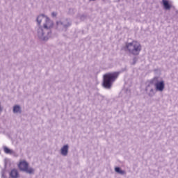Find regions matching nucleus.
<instances>
[{"mask_svg":"<svg viewBox=\"0 0 178 178\" xmlns=\"http://www.w3.org/2000/svg\"><path fill=\"white\" fill-rule=\"evenodd\" d=\"M141 49H143L141 44L136 40L126 43L124 47V51H126V52H129L130 55H134L135 56L140 55Z\"/></svg>","mask_w":178,"mask_h":178,"instance_id":"1","label":"nucleus"},{"mask_svg":"<svg viewBox=\"0 0 178 178\" xmlns=\"http://www.w3.org/2000/svg\"><path fill=\"white\" fill-rule=\"evenodd\" d=\"M118 77H119V72L106 74L104 76L103 82V86L104 88H111V87H112V84H113V82L116 80V79H118Z\"/></svg>","mask_w":178,"mask_h":178,"instance_id":"2","label":"nucleus"},{"mask_svg":"<svg viewBox=\"0 0 178 178\" xmlns=\"http://www.w3.org/2000/svg\"><path fill=\"white\" fill-rule=\"evenodd\" d=\"M35 35L41 40V41H47L49 38H51V33L49 34L47 30L44 29L42 26H38L35 28Z\"/></svg>","mask_w":178,"mask_h":178,"instance_id":"3","label":"nucleus"},{"mask_svg":"<svg viewBox=\"0 0 178 178\" xmlns=\"http://www.w3.org/2000/svg\"><path fill=\"white\" fill-rule=\"evenodd\" d=\"M18 166L22 172H26V173H29V175L34 173V169H33V168H29V163L26 161H21Z\"/></svg>","mask_w":178,"mask_h":178,"instance_id":"4","label":"nucleus"},{"mask_svg":"<svg viewBox=\"0 0 178 178\" xmlns=\"http://www.w3.org/2000/svg\"><path fill=\"white\" fill-rule=\"evenodd\" d=\"M47 31L48 34H52V29L54 27V22L49 19V17H46V20L43 23V26Z\"/></svg>","mask_w":178,"mask_h":178,"instance_id":"5","label":"nucleus"},{"mask_svg":"<svg viewBox=\"0 0 178 178\" xmlns=\"http://www.w3.org/2000/svg\"><path fill=\"white\" fill-rule=\"evenodd\" d=\"M71 23L69 22V19H65L64 21H57L56 26L58 30L60 31H66L67 27L70 26Z\"/></svg>","mask_w":178,"mask_h":178,"instance_id":"6","label":"nucleus"},{"mask_svg":"<svg viewBox=\"0 0 178 178\" xmlns=\"http://www.w3.org/2000/svg\"><path fill=\"white\" fill-rule=\"evenodd\" d=\"M145 91L147 94V95L150 97H152L156 94V89L154 88V85L152 83H149L146 86Z\"/></svg>","mask_w":178,"mask_h":178,"instance_id":"7","label":"nucleus"},{"mask_svg":"<svg viewBox=\"0 0 178 178\" xmlns=\"http://www.w3.org/2000/svg\"><path fill=\"white\" fill-rule=\"evenodd\" d=\"M154 88H156V90L159 92H163V90H165V81H157L156 83H154Z\"/></svg>","mask_w":178,"mask_h":178,"instance_id":"8","label":"nucleus"},{"mask_svg":"<svg viewBox=\"0 0 178 178\" xmlns=\"http://www.w3.org/2000/svg\"><path fill=\"white\" fill-rule=\"evenodd\" d=\"M47 17H48V16L44 15V14H41L39 15L37 17H36V23L38 26H41V23H42V20L44 21L47 19Z\"/></svg>","mask_w":178,"mask_h":178,"instance_id":"9","label":"nucleus"},{"mask_svg":"<svg viewBox=\"0 0 178 178\" xmlns=\"http://www.w3.org/2000/svg\"><path fill=\"white\" fill-rule=\"evenodd\" d=\"M67 154H69V145H65L60 149V154L63 156H67Z\"/></svg>","mask_w":178,"mask_h":178,"instance_id":"10","label":"nucleus"},{"mask_svg":"<svg viewBox=\"0 0 178 178\" xmlns=\"http://www.w3.org/2000/svg\"><path fill=\"white\" fill-rule=\"evenodd\" d=\"M3 151L4 153H6L7 155H15V152L13 151V149H10L9 147L6 146H3Z\"/></svg>","mask_w":178,"mask_h":178,"instance_id":"11","label":"nucleus"},{"mask_svg":"<svg viewBox=\"0 0 178 178\" xmlns=\"http://www.w3.org/2000/svg\"><path fill=\"white\" fill-rule=\"evenodd\" d=\"M19 172L16 169H13L10 172V178H18Z\"/></svg>","mask_w":178,"mask_h":178,"instance_id":"12","label":"nucleus"},{"mask_svg":"<svg viewBox=\"0 0 178 178\" xmlns=\"http://www.w3.org/2000/svg\"><path fill=\"white\" fill-rule=\"evenodd\" d=\"M163 5L165 10H169L172 8V3H169L168 0H163Z\"/></svg>","mask_w":178,"mask_h":178,"instance_id":"13","label":"nucleus"},{"mask_svg":"<svg viewBox=\"0 0 178 178\" xmlns=\"http://www.w3.org/2000/svg\"><path fill=\"white\" fill-rule=\"evenodd\" d=\"M13 113H22V108L19 105H15L13 106Z\"/></svg>","mask_w":178,"mask_h":178,"instance_id":"14","label":"nucleus"},{"mask_svg":"<svg viewBox=\"0 0 178 178\" xmlns=\"http://www.w3.org/2000/svg\"><path fill=\"white\" fill-rule=\"evenodd\" d=\"M115 172H116V173H119V175H126V171L120 169L119 167H116L115 168Z\"/></svg>","mask_w":178,"mask_h":178,"instance_id":"15","label":"nucleus"},{"mask_svg":"<svg viewBox=\"0 0 178 178\" xmlns=\"http://www.w3.org/2000/svg\"><path fill=\"white\" fill-rule=\"evenodd\" d=\"M6 170H2L1 171V178H6Z\"/></svg>","mask_w":178,"mask_h":178,"instance_id":"16","label":"nucleus"},{"mask_svg":"<svg viewBox=\"0 0 178 178\" xmlns=\"http://www.w3.org/2000/svg\"><path fill=\"white\" fill-rule=\"evenodd\" d=\"M51 15L53 16V17H55L56 16V13L53 12V13H51Z\"/></svg>","mask_w":178,"mask_h":178,"instance_id":"17","label":"nucleus"},{"mask_svg":"<svg viewBox=\"0 0 178 178\" xmlns=\"http://www.w3.org/2000/svg\"><path fill=\"white\" fill-rule=\"evenodd\" d=\"M133 61H134V63H136V62H137V58H134L133 59Z\"/></svg>","mask_w":178,"mask_h":178,"instance_id":"18","label":"nucleus"},{"mask_svg":"<svg viewBox=\"0 0 178 178\" xmlns=\"http://www.w3.org/2000/svg\"><path fill=\"white\" fill-rule=\"evenodd\" d=\"M8 159H5V166H6V165H8Z\"/></svg>","mask_w":178,"mask_h":178,"instance_id":"19","label":"nucleus"},{"mask_svg":"<svg viewBox=\"0 0 178 178\" xmlns=\"http://www.w3.org/2000/svg\"><path fill=\"white\" fill-rule=\"evenodd\" d=\"M90 1H95V0H89Z\"/></svg>","mask_w":178,"mask_h":178,"instance_id":"20","label":"nucleus"}]
</instances>
